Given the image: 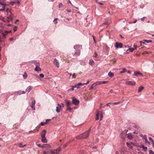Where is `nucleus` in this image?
Segmentation results:
<instances>
[{"mask_svg":"<svg viewBox=\"0 0 154 154\" xmlns=\"http://www.w3.org/2000/svg\"><path fill=\"white\" fill-rule=\"evenodd\" d=\"M125 84L128 85L134 86L135 85L136 83L134 81H129L126 82Z\"/></svg>","mask_w":154,"mask_h":154,"instance_id":"nucleus-5","label":"nucleus"},{"mask_svg":"<svg viewBox=\"0 0 154 154\" xmlns=\"http://www.w3.org/2000/svg\"><path fill=\"white\" fill-rule=\"evenodd\" d=\"M126 71V69L125 68H123L122 69V71L120 72L121 73H122L125 72Z\"/></svg>","mask_w":154,"mask_h":154,"instance_id":"nucleus-34","label":"nucleus"},{"mask_svg":"<svg viewBox=\"0 0 154 154\" xmlns=\"http://www.w3.org/2000/svg\"><path fill=\"white\" fill-rule=\"evenodd\" d=\"M61 106L59 104H57V106L56 107V111L57 112L59 113L61 111Z\"/></svg>","mask_w":154,"mask_h":154,"instance_id":"nucleus-11","label":"nucleus"},{"mask_svg":"<svg viewBox=\"0 0 154 154\" xmlns=\"http://www.w3.org/2000/svg\"><path fill=\"white\" fill-rule=\"evenodd\" d=\"M143 138L144 140L147 139V137L146 135H145L143 136Z\"/></svg>","mask_w":154,"mask_h":154,"instance_id":"nucleus-51","label":"nucleus"},{"mask_svg":"<svg viewBox=\"0 0 154 154\" xmlns=\"http://www.w3.org/2000/svg\"><path fill=\"white\" fill-rule=\"evenodd\" d=\"M108 82V81H104L102 82V84H106Z\"/></svg>","mask_w":154,"mask_h":154,"instance_id":"nucleus-48","label":"nucleus"},{"mask_svg":"<svg viewBox=\"0 0 154 154\" xmlns=\"http://www.w3.org/2000/svg\"><path fill=\"white\" fill-rule=\"evenodd\" d=\"M34 70L35 71L39 72V71H41V69L39 67V66H36Z\"/></svg>","mask_w":154,"mask_h":154,"instance_id":"nucleus-19","label":"nucleus"},{"mask_svg":"<svg viewBox=\"0 0 154 154\" xmlns=\"http://www.w3.org/2000/svg\"><path fill=\"white\" fill-rule=\"evenodd\" d=\"M74 48L75 50L76 51V52L75 53V54L77 56L79 55L80 54V50L82 49V47L81 45H78L74 46Z\"/></svg>","mask_w":154,"mask_h":154,"instance_id":"nucleus-3","label":"nucleus"},{"mask_svg":"<svg viewBox=\"0 0 154 154\" xmlns=\"http://www.w3.org/2000/svg\"><path fill=\"white\" fill-rule=\"evenodd\" d=\"M17 145L21 148H23L26 146V144L23 145L21 143H18Z\"/></svg>","mask_w":154,"mask_h":154,"instance_id":"nucleus-22","label":"nucleus"},{"mask_svg":"<svg viewBox=\"0 0 154 154\" xmlns=\"http://www.w3.org/2000/svg\"><path fill=\"white\" fill-rule=\"evenodd\" d=\"M126 135H127V137L129 140H131L132 139L133 136L131 133H129L128 134H127Z\"/></svg>","mask_w":154,"mask_h":154,"instance_id":"nucleus-18","label":"nucleus"},{"mask_svg":"<svg viewBox=\"0 0 154 154\" xmlns=\"http://www.w3.org/2000/svg\"><path fill=\"white\" fill-rule=\"evenodd\" d=\"M96 120H98L99 119V113H98L96 115Z\"/></svg>","mask_w":154,"mask_h":154,"instance_id":"nucleus-40","label":"nucleus"},{"mask_svg":"<svg viewBox=\"0 0 154 154\" xmlns=\"http://www.w3.org/2000/svg\"><path fill=\"white\" fill-rule=\"evenodd\" d=\"M14 31H16L17 29V27L16 26H14L13 28Z\"/></svg>","mask_w":154,"mask_h":154,"instance_id":"nucleus-47","label":"nucleus"},{"mask_svg":"<svg viewBox=\"0 0 154 154\" xmlns=\"http://www.w3.org/2000/svg\"><path fill=\"white\" fill-rule=\"evenodd\" d=\"M6 11L8 13V15H12V14L11 13V11L10 9L8 8L6 10Z\"/></svg>","mask_w":154,"mask_h":154,"instance_id":"nucleus-23","label":"nucleus"},{"mask_svg":"<svg viewBox=\"0 0 154 154\" xmlns=\"http://www.w3.org/2000/svg\"><path fill=\"white\" fill-rule=\"evenodd\" d=\"M149 139L152 142V143L153 145V147H154V141L152 140V138L151 137H149Z\"/></svg>","mask_w":154,"mask_h":154,"instance_id":"nucleus-27","label":"nucleus"},{"mask_svg":"<svg viewBox=\"0 0 154 154\" xmlns=\"http://www.w3.org/2000/svg\"><path fill=\"white\" fill-rule=\"evenodd\" d=\"M90 129L87 131L85 132L82 134L80 135L76 136L75 138L78 139H85L87 138L89 135V132Z\"/></svg>","mask_w":154,"mask_h":154,"instance_id":"nucleus-1","label":"nucleus"},{"mask_svg":"<svg viewBox=\"0 0 154 154\" xmlns=\"http://www.w3.org/2000/svg\"><path fill=\"white\" fill-rule=\"evenodd\" d=\"M94 62L92 60H90L89 62V64L91 65L94 64Z\"/></svg>","mask_w":154,"mask_h":154,"instance_id":"nucleus-28","label":"nucleus"},{"mask_svg":"<svg viewBox=\"0 0 154 154\" xmlns=\"http://www.w3.org/2000/svg\"><path fill=\"white\" fill-rule=\"evenodd\" d=\"M61 149V148L60 147H58L55 149H49L46 150L48 151V153L50 154H58L60 152Z\"/></svg>","mask_w":154,"mask_h":154,"instance_id":"nucleus-2","label":"nucleus"},{"mask_svg":"<svg viewBox=\"0 0 154 154\" xmlns=\"http://www.w3.org/2000/svg\"><path fill=\"white\" fill-rule=\"evenodd\" d=\"M134 50V49L133 48H129L127 51V52L128 51H129L131 52H132Z\"/></svg>","mask_w":154,"mask_h":154,"instance_id":"nucleus-29","label":"nucleus"},{"mask_svg":"<svg viewBox=\"0 0 154 154\" xmlns=\"http://www.w3.org/2000/svg\"><path fill=\"white\" fill-rule=\"evenodd\" d=\"M63 5L62 4V3H60L59 4V8H60Z\"/></svg>","mask_w":154,"mask_h":154,"instance_id":"nucleus-53","label":"nucleus"},{"mask_svg":"<svg viewBox=\"0 0 154 154\" xmlns=\"http://www.w3.org/2000/svg\"><path fill=\"white\" fill-rule=\"evenodd\" d=\"M71 103L69 101H67L66 102V105L67 106H71Z\"/></svg>","mask_w":154,"mask_h":154,"instance_id":"nucleus-25","label":"nucleus"},{"mask_svg":"<svg viewBox=\"0 0 154 154\" xmlns=\"http://www.w3.org/2000/svg\"><path fill=\"white\" fill-rule=\"evenodd\" d=\"M8 16L7 17L8 19V22H9L10 21H12L13 20V15L12 14V15H8Z\"/></svg>","mask_w":154,"mask_h":154,"instance_id":"nucleus-13","label":"nucleus"},{"mask_svg":"<svg viewBox=\"0 0 154 154\" xmlns=\"http://www.w3.org/2000/svg\"><path fill=\"white\" fill-rule=\"evenodd\" d=\"M39 76L41 78H43L44 77V75L42 73L40 74H39Z\"/></svg>","mask_w":154,"mask_h":154,"instance_id":"nucleus-45","label":"nucleus"},{"mask_svg":"<svg viewBox=\"0 0 154 154\" xmlns=\"http://www.w3.org/2000/svg\"><path fill=\"white\" fill-rule=\"evenodd\" d=\"M67 110L71 111L72 109L71 108V106H67Z\"/></svg>","mask_w":154,"mask_h":154,"instance_id":"nucleus-39","label":"nucleus"},{"mask_svg":"<svg viewBox=\"0 0 154 154\" xmlns=\"http://www.w3.org/2000/svg\"><path fill=\"white\" fill-rule=\"evenodd\" d=\"M72 103L75 105H78L79 102V100L74 98H72Z\"/></svg>","mask_w":154,"mask_h":154,"instance_id":"nucleus-6","label":"nucleus"},{"mask_svg":"<svg viewBox=\"0 0 154 154\" xmlns=\"http://www.w3.org/2000/svg\"><path fill=\"white\" fill-rule=\"evenodd\" d=\"M17 94L19 95H20L22 94L21 91H19L17 92Z\"/></svg>","mask_w":154,"mask_h":154,"instance_id":"nucleus-46","label":"nucleus"},{"mask_svg":"<svg viewBox=\"0 0 154 154\" xmlns=\"http://www.w3.org/2000/svg\"><path fill=\"white\" fill-rule=\"evenodd\" d=\"M35 65L36 66H39V63L38 62H35L34 63Z\"/></svg>","mask_w":154,"mask_h":154,"instance_id":"nucleus-38","label":"nucleus"},{"mask_svg":"<svg viewBox=\"0 0 154 154\" xmlns=\"http://www.w3.org/2000/svg\"><path fill=\"white\" fill-rule=\"evenodd\" d=\"M145 42H146L147 43H149L150 42H152V40H143Z\"/></svg>","mask_w":154,"mask_h":154,"instance_id":"nucleus-31","label":"nucleus"},{"mask_svg":"<svg viewBox=\"0 0 154 154\" xmlns=\"http://www.w3.org/2000/svg\"><path fill=\"white\" fill-rule=\"evenodd\" d=\"M51 146L48 144H44L42 146V147L44 148H50Z\"/></svg>","mask_w":154,"mask_h":154,"instance_id":"nucleus-21","label":"nucleus"},{"mask_svg":"<svg viewBox=\"0 0 154 154\" xmlns=\"http://www.w3.org/2000/svg\"><path fill=\"white\" fill-rule=\"evenodd\" d=\"M145 143H148L149 145L150 144V143L148 141L147 139L145 140Z\"/></svg>","mask_w":154,"mask_h":154,"instance_id":"nucleus-42","label":"nucleus"},{"mask_svg":"<svg viewBox=\"0 0 154 154\" xmlns=\"http://www.w3.org/2000/svg\"><path fill=\"white\" fill-rule=\"evenodd\" d=\"M133 47H134V50L136 49L137 47V46L136 45H133Z\"/></svg>","mask_w":154,"mask_h":154,"instance_id":"nucleus-52","label":"nucleus"},{"mask_svg":"<svg viewBox=\"0 0 154 154\" xmlns=\"http://www.w3.org/2000/svg\"><path fill=\"white\" fill-rule=\"evenodd\" d=\"M0 6H2V8L0 9V11H4L5 10V8L6 6V4L0 2Z\"/></svg>","mask_w":154,"mask_h":154,"instance_id":"nucleus-10","label":"nucleus"},{"mask_svg":"<svg viewBox=\"0 0 154 154\" xmlns=\"http://www.w3.org/2000/svg\"><path fill=\"white\" fill-rule=\"evenodd\" d=\"M127 72L129 74H131V72L130 71H127Z\"/></svg>","mask_w":154,"mask_h":154,"instance_id":"nucleus-64","label":"nucleus"},{"mask_svg":"<svg viewBox=\"0 0 154 154\" xmlns=\"http://www.w3.org/2000/svg\"><path fill=\"white\" fill-rule=\"evenodd\" d=\"M15 3V2H11L10 4L13 5Z\"/></svg>","mask_w":154,"mask_h":154,"instance_id":"nucleus-56","label":"nucleus"},{"mask_svg":"<svg viewBox=\"0 0 154 154\" xmlns=\"http://www.w3.org/2000/svg\"><path fill=\"white\" fill-rule=\"evenodd\" d=\"M46 133V131L45 129L43 130L42 131V132L41 133V137H45Z\"/></svg>","mask_w":154,"mask_h":154,"instance_id":"nucleus-14","label":"nucleus"},{"mask_svg":"<svg viewBox=\"0 0 154 154\" xmlns=\"http://www.w3.org/2000/svg\"><path fill=\"white\" fill-rule=\"evenodd\" d=\"M145 17H143L142 18H141L140 19V20H141L142 21H143L144 20V19L145 18Z\"/></svg>","mask_w":154,"mask_h":154,"instance_id":"nucleus-55","label":"nucleus"},{"mask_svg":"<svg viewBox=\"0 0 154 154\" xmlns=\"http://www.w3.org/2000/svg\"><path fill=\"white\" fill-rule=\"evenodd\" d=\"M35 100H34L32 101L31 105L30 106L32 108V109L33 110H34L35 109Z\"/></svg>","mask_w":154,"mask_h":154,"instance_id":"nucleus-12","label":"nucleus"},{"mask_svg":"<svg viewBox=\"0 0 154 154\" xmlns=\"http://www.w3.org/2000/svg\"><path fill=\"white\" fill-rule=\"evenodd\" d=\"M97 53L96 52H95L94 53V56L95 57H97Z\"/></svg>","mask_w":154,"mask_h":154,"instance_id":"nucleus-50","label":"nucleus"},{"mask_svg":"<svg viewBox=\"0 0 154 154\" xmlns=\"http://www.w3.org/2000/svg\"><path fill=\"white\" fill-rule=\"evenodd\" d=\"M115 47L117 48H122V44L121 43L116 42L115 44Z\"/></svg>","mask_w":154,"mask_h":154,"instance_id":"nucleus-7","label":"nucleus"},{"mask_svg":"<svg viewBox=\"0 0 154 154\" xmlns=\"http://www.w3.org/2000/svg\"><path fill=\"white\" fill-rule=\"evenodd\" d=\"M140 148H143L145 151H146L147 150V147L143 145H141L140 146Z\"/></svg>","mask_w":154,"mask_h":154,"instance_id":"nucleus-20","label":"nucleus"},{"mask_svg":"<svg viewBox=\"0 0 154 154\" xmlns=\"http://www.w3.org/2000/svg\"><path fill=\"white\" fill-rule=\"evenodd\" d=\"M75 88V87H74V86H73L72 87V88L71 89V91H73L74 90V88Z\"/></svg>","mask_w":154,"mask_h":154,"instance_id":"nucleus-58","label":"nucleus"},{"mask_svg":"<svg viewBox=\"0 0 154 154\" xmlns=\"http://www.w3.org/2000/svg\"><path fill=\"white\" fill-rule=\"evenodd\" d=\"M89 81H88L87 82V83H83V85H87L89 83Z\"/></svg>","mask_w":154,"mask_h":154,"instance_id":"nucleus-54","label":"nucleus"},{"mask_svg":"<svg viewBox=\"0 0 154 154\" xmlns=\"http://www.w3.org/2000/svg\"><path fill=\"white\" fill-rule=\"evenodd\" d=\"M42 139H41L42 141V143H47V140L45 137H41Z\"/></svg>","mask_w":154,"mask_h":154,"instance_id":"nucleus-17","label":"nucleus"},{"mask_svg":"<svg viewBox=\"0 0 154 154\" xmlns=\"http://www.w3.org/2000/svg\"><path fill=\"white\" fill-rule=\"evenodd\" d=\"M149 154H154V152L151 150L149 151Z\"/></svg>","mask_w":154,"mask_h":154,"instance_id":"nucleus-44","label":"nucleus"},{"mask_svg":"<svg viewBox=\"0 0 154 154\" xmlns=\"http://www.w3.org/2000/svg\"><path fill=\"white\" fill-rule=\"evenodd\" d=\"M47 123V122H41L40 124V125L41 126H43L45 125Z\"/></svg>","mask_w":154,"mask_h":154,"instance_id":"nucleus-32","label":"nucleus"},{"mask_svg":"<svg viewBox=\"0 0 154 154\" xmlns=\"http://www.w3.org/2000/svg\"><path fill=\"white\" fill-rule=\"evenodd\" d=\"M33 87L32 86H29L26 89V91L28 93L32 89Z\"/></svg>","mask_w":154,"mask_h":154,"instance_id":"nucleus-16","label":"nucleus"},{"mask_svg":"<svg viewBox=\"0 0 154 154\" xmlns=\"http://www.w3.org/2000/svg\"><path fill=\"white\" fill-rule=\"evenodd\" d=\"M126 144H127V146L128 147H129L131 149L132 148V146L129 143H126Z\"/></svg>","mask_w":154,"mask_h":154,"instance_id":"nucleus-33","label":"nucleus"},{"mask_svg":"<svg viewBox=\"0 0 154 154\" xmlns=\"http://www.w3.org/2000/svg\"><path fill=\"white\" fill-rule=\"evenodd\" d=\"M23 76L24 79H26L27 77V74L26 72H24L23 75Z\"/></svg>","mask_w":154,"mask_h":154,"instance_id":"nucleus-30","label":"nucleus"},{"mask_svg":"<svg viewBox=\"0 0 154 154\" xmlns=\"http://www.w3.org/2000/svg\"><path fill=\"white\" fill-rule=\"evenodd\" d=\"M94 88L92 86H91V87H90V88H89V90H91L92 89Z\"/></svg>","mask_w":154,"mask_h":154,"instance_id":"nucleus-62","label":"nucleus"},{"mask_svg":"<svg viewBox=\"0 0 154 154\" xmlns=\"http://www.w3.org/2000/svg\"><path fill=\"white\" fill-rule=\"evenodd\" d=\"M140 45H142V43H143V44H144L145 43L144 42H143L141 41H140Z\"/></svg>","mask_w":154,"mask_h":154,"instance_id":"nucleus-61","label":"nucleus"},{"mask_svg":"<svg viewBox=\"0 0 154 154\" xmlns=\"http://www.w3.org/2000/svg\"><path fill=\"white\" fill-rule=\"evenodd\" d=\"M112 104V103H109L107 104H106V105L107 106H109V107H110V106L109 105V104Z\"/></svg>","mask_w":154,"mask_h":154,"instance_id":"nucleus-57","label":"nucleus"},{"mask_svg":"<svg viewBox=\"0 0 154 154\" xmlns=\"http://www.w3.org/2000/svg\"><path fill=\"white\" fill-rule=\"evenodd\" d=\"M54 63V64L57 67H59V63L58 60L56 59V58H54V61H53Z\"/></svg>","mask_w":154,"mask_h":154,"instance_id":"nucleus-8","label":"nucleus"},{"mask_svg":"<svg viewBox=\"0 0 154 154\" xmlns=\"http://www.w3.org/2000/svg\"><path fill=\"white\" fill-rule=\"evenodd\" d=\"M48 151H47L46 150H44L43 151V154H50V153H48Z\"/></svg>","mask_w":154,"mask_h":154,"instance_id":"nucleus-35","label":"nucleus"},{"mask_svg":"<svg viewBox=\"0 0 154 154\" xmlns=\"http://www.w3.org/2000/svg\"><path fill=\"white\" fill-rule=\"evenodd\" d=\"M58 19L57 18H55L54 19V20L53 21V22L55 24L57 23V20Z\"/></svg>","mask_w":154,"mask_h":154,"instance_id":"nucleus-37","label":"nucleus"},{"mask_svg":"<svg viewBox=\"0 0 154 154\" xmlns=\"http://www.w3.org/2000/svg\"><path fill=\"white\" fill-rule=\"evenodd\" d=\"M143 88H144V87L143 86H140L138 88V92H140L141 91H142L143 89Z\"/></svg>","mask_w":154,"mask_h":154,"instance_id":"nucleus-26","label":"nucleus"},{"mask_svg":"<svg viewBox=\"0 0 154 154\" xmlns=\"http://www.w3.org/2000/svg\"><path fill=\"white\" fill-rule=\"evenodd\" d=\"M81 85L83 86V83H79L78 84H75L74 85V87H75V88H80L79 86Z\"/></svg>","mask_w":154,"mask_h":154,"instance_id":"nucleus-15","label":"nucleus"},{"mask_svg":"<svg viewBox=\"0 0 154 154\" xmlns=\"http://www.w3.org/2000/svg\"><path fill=\"white\" fill-rule=\"evenodd\" d=\"M76 77V75L75 73H74L72 75V79H75Z\"/></svg>","mask_w":154,"mask_h":154,"instance_id":"nucleus-43","label":"nucleus"},{"mask_svg":"<svg viewBox=\"0 0 154 154\" xmlns=\"http://www.w3.org/2000/svg\"><path fill=\"white\" fill-rule=\"evenodd\" d=\"M102 105H103V104H100V108H103L104 107V106H102Z\"/></svg>","mask_w":154,"mask_h":154,"instance_id":"nucleus-60","label":"nucleus"},{"mask_svg":"<svg viewBox=\"0 0 154 154\" xmlns=\"http://www.w3.org/2000/svg\"><path fill=\"white\" fill-rule=\"evenodd\" d=\"M134 75L136 76H138L139 75L142 76H143L142 73L139 71H134Z\"/></svg>","mask_w":154,"mask_h":154,"instance_id":"nucleus-9","label":"nucleus"},{"mask_svg":"<svg viewBox=\"0 0 154 154\" xmlns=\"http://www.w3.org/2000/svg\"><path fill=\"white\" fill-rule=\"evenodd\" d=\"M108 75L109 76V77L112 78L114 74L113 73L111 72H109Z\"/></svg>","mask_w":154,"mask_h":154,"instance_id":"nucleus-24","label":"nucleus"},{"mask_svg":"<svg viewBox=\"0 0 154 154\" xmlns=\"http://www.w3.org/2000/svg\"><path fill=\"white\" fill-rule=\"evenodd\" d=\"M51 120V119H47L46 120V122H49V121H50Z\"/></svg>","mask_w":154,"mask_h":154,"instance_id":"nucleus-63","label":"nucleus"},{"mask_svg":"<svg viewBox=\"0 0 154 154\" xmlns=\"http://www.w3.org/2000/svg\"><path fill=\"white\" fill-rule=\"evenodd\" d=\"M97 3H98L100 5H103V4L102 3H101V2H98Z\"/></svg>","mask_w":154,"mask_h":154,"instance_id":"nucleus-59","label":"nucleus"},{"mask_svg":"<svg viewBox=\"0 0 154 154\" xmlns=\"http://www.w3.org/2000/svg\"><path fill=\"white\" fill-rule=\"evenodd\" d=\"M96 85V83H93L92 85H91V86H92L94 88V87L96 85Z\"/></svg>","mask_w":154,"mask_h":154,"instance_id":"nucleus-49","label":"nucleus"},{"mask_svg":"<svg viewBox=\"0 0 154 154\" xmlns=\"http://www.w3.org/2000/svg\"><path fill=\"white\" fill-rule=\"evenodd\" d=\"M96 85H101L102 84V82H96Z\"/></svg>","mask_w":154,"mask_h":154,"instance_id":"nucleus-41","label":"nucleus"},{"mask_svg":"<svg viewBox=\"0 0 154 154\" xmlns=\"http://www.w3.org/2000/svg\"><path fill=\"white\" fill-rule=\"evenodd\" d=\"M121 103V102H116L113 103H112L113 105H116L120 103Z\"/></svg>","mask_w":154,"mask_h":154,"instance_id":"nucleus-36","label":"nucleus"},{"mask_svg":"<svg viewBox=\"0 0 154 154\" xmlns=\"http://www.w3.org/2000/svg\"><path fill=\"white\" fill-rule=\"evenodd\" d=\"M11 30H6L4 32L2 33V35H3V38H5L6 37V36L9 33L11 32Z\"/></svg>","mask_w":154,"mask_h":154,"instance_id":"nucleus-4","label":"nucleus"}]
</instances>
